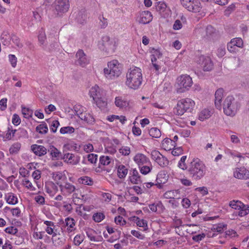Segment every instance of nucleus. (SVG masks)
<instances>
[{
  "label": "nucleus",
  "instance_id": "obj_25",
  "mask_svg": "<svg viewBox=\"0 0 249 249\" xmlns=\"http://www.w3.org/2000/svg\"><path fill=\"white\" fill-rule=\"evenodd\" d=\"M47 193L51 196H53L58 191L57 186L53 182H50L45 186Z\"/></svg>",
  "mask_w": 249,
  "mask_h": 249
},
{
  "label": "nucleus",
  "instance_id": "obj_30",
  "mask_svg": "<svg viewBox=\"0 0 249 249\" xmlns=\"http://www.w3.org/2000/svg\"><path fill=\"white\" fill-rule=\"evenodd\" d=\"M87 19V16L85 14V9H82L80 10L76 17V19L77 21L80 23H83Z\"/></svg>",
  "mask_w": 249,
  "mask_h": 249
},
{
  "label": "nucleus",
  "instance_id": "obj_35",
  "mask_svg": "<svg viewBox=\"0 0 249 249\" xmlns=\"http://www.w3.org/2000/svg\"><path fill=\"white\" fill-rule=\"evenodd\" d=\"M231 44L236 47L242 48L243 47V41L241 38L236 37L231 39Z\"/></svg>",
  "mask_w": 249,
  "mask_h": 249
},
{
  "label": "nucleus",
  "instance_id": "obj_28",
  "mask_svg": "<svg viewBox=\"0 0 249 249\" xmlns=\"http://www.w3.org/2000/svg\"><path fill=\"white\" fill-rule=\"evenodd\" d=\"M118 176L120 178H124L127 174L128 170L124 165H120L117 168Z\"/></svg>",
  "mask_w": 249,
  "mask_h": 249
},
{
  "label": "nucleus",
  "instance_id": "obj_4",
  "mask_svg": "<svg viewBox=\"0 0 249 249\" xmlns=\"http://www.w3.org/2000/svg\"><path fill=\"white\" fill-rule=\"evenodd\" d=\"M240 107V103L232 96H227L223 103L224 112L228 116H234Z\"/></svg>",
  "mask_w": 249,
  "mask_h": 249
},
{
  "label": "nucleus",
  "instance_id": "obj_23",
  "mask_svg": "<svg viewBox=\"0 0 249 249\" xmlns=\"http://www.w3.org/2000/svg\"><path fill=\"white\" fill-rule=\"evenodd\" d=\"M176 142L169 138H165L162 142V147L166 150H171L176 146Z\"/></svg>",
  "mask_w": 249,
  "mask_h": 249
},
{
  "label": "nucleus",
  "instance_id": "obj_14",
  "mask_svg": "<svg viewBox=\"0 0 249 249\" xmlns=\"http://www.w3.org/2000/svg\"><path fill=\"white\" fill-rule=\"evenodd\" d=\"M152 20V15L148 11H142L137 18L139 23L144 24L149 23Z\"/></svg>",
  "mask_w": 249,
  "mask_h": 249
},
{
  "label": "nucleus",
  "instance_id": "obj_61",
  "mask_svg": "<svg viewBox=\"0 0 249 249\" xmlns=\"http://www.w3.org/2000/svg\"><path fill=\"white\" fill-rule=\"evenodd\" d=\"M12 123L15 125H18L20 123V119L17 114H15L13 116Z\"/></svg>",
  "mask_w": 249,
  "mask_h": 249
},
{
  "label": "nucleus",
  "instance_id": "obj_57",
  "mask_svg": "<svg viewBox=\"0 0 249 249\" xmlns=\"http://www.w3.org/2000/svg\"><path fill=\"white\" fill-rule=\"evenodd\" d=\"M23 185L28 189H30L32 190H35V188L33 186L32 183L27 179H25L23 180Z\"/></svg>",
  "mask_w": 249,
  "mask_h": 249
},
{
  "label": "nucleus",
  "instance_id": "obj_22",
  "mask_svg": "<svg viewBox=\"0 0 249 249\" xmlns=\"http://www.w3.org/2000/svg\"><path fill=\"white\" fill-rule=\"evenodd\" d=\"M59 187L61 192L63 193L64 195L66 193L68 194H71L75 190V186L70 183H66L64 185L60 184Z\"/></svg>",
  "mask_w": 249,
  "mask_h": 249
},
{
  "label": "nucleus",
  "instance_id": "obj_47",
  "mask_svg": "<svg viewBox=\"0 0 249 249\" xmlns=\"http://www.w3.org/2000/svg\"><path fill=\"white\" fill-rule=\"evenodd\" d=\"M227 226V225L223 223H219L217 225L213 226L212 230L215 231H217L219 233H221L223 231L224 228Z\"/></svg>",
  "mask_w": 249,
  "mask_h": 249
},
{
  "label": "nucleus",
  "instance_id": "obj_7",
  "mask_svg": "<svg viewBox=\"0 0 249 249\" xmlns=\"http://www.w3.org/2000/svg\"><path fill=\"white\" fill-rule=\"evenodd\" d=\"M178 92H183L188 90L192 86L193 81L192 78L188 75H182L177 78Z\"/></svg>",
  "mask_w": 249,
  "mask_h": 249
},
{
  "label": "nucleus",
  "instance_id": "obj_50",
  "mask_svg": "<svg viewBox=\"0 0 249 249\" xmlns=\"http://www.w3.org/2000/svg\"><path fill=\"white\" fill-rule=\"evenodd\" d=\"M235 9V4L232 3L229 5L225 11V15L229 16L232 12Z\"/></svg>",
  "mask_w": 249,
  "mask_h": 249
},
{
  "label": "nucleus",
  "instance_id": "obj_49",
  "mask_svg": "<svg viewBox=\"0 0 249 249\" xmlns=\"http://www.w3.org/2000/svg\"><path fill=\"white\" fill-rule=\"evenodd\" d=\"M84 236L82 235H76L73 239V243L75 245L79 246L83 242Z\"/></svg>",
  "mask_w": 249,
  "mask_h": 249
},
{
  "label": "nucleus",
  "instance_id": "obj_64",
  "mask_svg": "<svg viewBox=\"0 0 249 249\" xmlns=\"http://www.w3.org/2000/svg\"><path fill=\"white\" fill-rule=\"evenodd\" d=\"M136 224L140 227L145 228L147 227V223L146 220L143 219H139L136 221Z\"/></svg>",
  "mask_w": 249,
  "mask_h": 249
},
{
  "label": "nucleus",
  "instance_id": "obj_29",
  "mask_svg": "<svg viewBox=\"0 0 249 249\" xmlns=\"http://www.w3.org/2000/svg\"><path fill=\"white\" fill-rule=\"evenodd\" d=\"M52 239L53 244L56 247L62 246L64 244L63 238L59 237L56 233L53 234Z\"/></svg>",
  "mask_w": 249,
  "mask_h": 249
},
{
  "label": "nucleus",
  "instance_id": "obj_33",
  "mask_svg": "<svg viewBox=\"0 0 249 249\" xmlns=\"http://www.w3.org/2000/svg\"><path fill=\"white\" fill-rule=\"evenodd\" d=\"M78 181L79 183L84 185H91L93 184L92 179L90 178L87 176H84L80 178Z\"/></svg>",
  "mask_w": 249,
  "mask_h": 249
},
{
  "label": "nucleus",
  "instance_id": "obj_21",
  "mask_svg": "<svg viewBox=\"0 0 249 249\" xmlns=\"http://www.w3.org/2000/svg\"><path fill=\"white\" fill-rule=\"evenodd\" d=\"M89 95L94 100L96 99V98H99L100 96H102L103 93L102 91H101V89L99 86L95 85L90 89L89 90Z\"/></svg>",
  "mask_w": 249,
  "mask_h": 249
},
{
  "label": "nucleus",
  "instance_id": "obj_20",
  "mask_svg": "<svg viewBox=\"0 0 249 249\" xmlns=\"http://www.w3.org/2000/svg\"><path fill=\"white\" fill-rule=\"evenodd\" d=\"M63 159L68 163L76 165L79 162L80 158L78 156L75 157L74 154L68 153L64 155Z\"/></svg>",
  "mask_w": 249,
  "mask_h": 249
},
{
  "label": "nucleus",
  "instance_id": "obj_54",
  "mask_svg": "<svg viewBox=\"0 0 249 249\" xmlns=\"http://www.w3.org/2000/svg\"><path fill=\"white\" fill-rule=\"evenodd\" d=\"M97 158H98V156L96 154H90L88 155V160L91 163H96V162L97 160Z\"/></svg>",
  "mask_w": 249,
  "mask_h": 249
},
{
  "label": "nucleus",
  "instance_id": "obj_44",
  "mask_svg": "<svg viewBox=\"0 0 249 249\" xmlns=\"http://www.w3.org/2000/svg\"><path fill=\"white\" fill-rule=\"evenodd\" d=\"M166 7V4L163 1H159L157 3V5H156L157 10L160 12H164Z\"/></svg>",
  "mask_w": 249,
  "mask_h": 249
},
{
  "label": "nucleus",
  "instance_id": "obj_58",
  "mask_svg": "<svg viewBox=\"0 0 249 249\" xmlns=\"http://www.w3.org/2000/svg\"><path fill=\"white\" fill-rule=\"evenodd\" d=\"M152 168L147 165H143L140 168L141 173L143 175H146L151 171Z\"/></svg>",
  "mask_w": 249,
  "mask_h": 249
},
{
  "label": "nucleus",
  "instance_id": "obj_34",
  "mask_svg": "<svg viewBox=\"0 0 249 249\" xmlns=\"http://www.w3.org/2000/svg\"><path fill=\"white\" fill-rule=\"evenodd\" d=\"M5 199L7 202L11 205H15L18 203V198L12 193L8 194V196H6Z\"/></svg>",
  "mask_w": 249,
  "mask_h": 249
},
{
  "label": "nucleus",
  "instance_id": "obj_26",
  "mask_svg": "<svg viewBox=\"0 0 249 249\" xmlns=\"http://www.w3.org/2000/svg\"><path fill=\"white\" fill-rule=\"evenodd\" d=\"M95 103L98 107L101 110H105L107 106V102L106 99L103 97V95L100 96L99 98H96L94 100Z\"/></svg>",
  "mask_w": 249,
  "mask_h": 249
},
{
  "label": "nucleus",
  "instance_id": "obj_27",
  "mask_svg": "<svg viewBox=\"0 0 249 249\" xmlns=\"http://www.w3.org/2000/svg\"><path fill=\"white\" fill-rule=\"evenodd\" d=\"M212 114V111L209 109L205 108L202 110L198 115V119L201 121L209 118Z\"/></svg>",
  "mask_w": 249,
  "mask_h": 249
},
{
  "label": "nucleus",
  "instance_id": "obj_55",
  "mask_svg": "<svg viewBox=\"0 0 249 249\" xmlns=\"http://www.w3.org/2000/svg\"><path fill=\"white\" fill-rule=\"evenodd\" d=\"M11 39L13 42L18 47V48H22L23 47V45L22 43L20 42V40L18 37L16 36L15 35H13L11 37Z\"/></svg>",
  "mask_w": 249,
  "mask_h": 249
},
{
  "label": "nucleus",
  "instance_id": "obj_59",
  "mask_svg": "<svg viewBox=\"0 0 249 249\" xmlns=\"http://www.w3.org/2000/svg\"><path fill=\"white\" fill-rule=\"evenodd\" d=\"M205 237V234L204 233H201L199 234H197L195 236H193L192 237V239L196 242H199V241H201L203 239H204Z\"/></svg>",
  "mask_w": 249,
  "mask_h": 249
},
{
  "label": "nucleus",
  "instance_id": "obj_62",
  "mask_svg": "<svg viewBox=\"0 0 249 249\" xmlns=\"http://www.w3.org/2000/svg\"><path fill=\"white\" fill-rule=\"evenodd\" d=\"M115 222L117 224H120L122 225H125L126 223V221L123 219V217L120 215L115 218Z\"/></svg>",
  "mask_w": 249,
  "mask_h": 249
},
{
  "label": "nucleus",
  "instance_id": "obj_11",
  "mask_svg": "<svg viewBox=\"0 0 249 249\" xmlns=\"http://www.w3.org/2000/svg\"><path fill=\"white\" fill-rule=\"evenodd\" d=\"M151 157L152 159L161 167L166 166L168 164L167 159L158 151L153 150L151 153Z\"/></svg>",
  "mask_w": 249,
  "mask_h": 249
},
{
  "label": "nucleus",
  "instance_id": "obj_63",
  "mask_svg": "<svg viewBox=\"0 0 249 249\" xmlns=\"http://www.w3.org/2000/svg\"><path fill=\"white\" fill-rule=\"evenodd\" d=\"M227 49L231 53H236L237 51V47L235 46H233L231 42H230L227 44Z\"/></svg>",
  "mask_w": 249,
  "mask_h": 249
},
{
  "label": "nucleus",
  "instance_id": "obj_38",
  "mask_svg": "<svg viewBox=\"0 0 249 249\" xmlns=\"http://www.w3.org/2000/svg\"><path fill=\"white\" fill-rule=\"evenodd\" d=\"M21 147V144L19 142L14 143L9 149L10 153L16 154L18 153Z\"/></svg>",
  "mask_w": 249,
  "mask_h": 249
},
{
  "label": "nucleus",
  "instance_id": "obj_16",
  "mask_svg": "<svg viewBox=\"0 0 249 249\" xmlns=\"http://www.w3.org/2000/svg\"><path fill=\"white\" fill-rule=\"evenodd\" d=\"M167 180L168 176L166 175L164 171H160L157 176V183L155 184V185L159 188H161L162 184L165 183Z\"/></svg>",
  "mask_w": 249,
  "mask_h": 249
},
{
  "label": "nucleus",
  "instance_id": "obj_39",
  "mask_svg": "<svg viewBox=\"0 0 249 249\" xmlns=\"http://www.w3.org/2000/svg\"><path fill=\"white\" fill-rule=\"evenodd\" d=\"M112 160V159L107 156H102L99 159L100 163L103 165H109Z\"/></svg>",
  "mask_w": 249,
  "mask_h": 249
},
{
  "label": "nucleus",
  "instance_id": "obj_60",
  "mask_svg": "<svg viewBox=\"0 0 249 249\" xmlns=\"http://www.w3.org/2000/svg\"><path fill=\"white\" fill-rule=\"evenodd\" d=\"M131 233L135 237H137V238L139 239H143L144 238V236L141 234L139 231H135V230H132L131 231Z\"/></svg>",
  "mask_w": 249,
  "mask_h": 249
},
{
  "label": "nucleus",
  "instance_id": "obj_24",
  "mask_svg": "<svg viewBox=\"0 0 249 249\" xmlns=\"http://www.w3.org/2000/svg\"><path fill=\"white\" fill-rule=\"evenodd\" d=\"M79 117L82 120H84L87 124H92L95 122V119L93 117V116L89 113H81Z\"/></svg>",
  "mask_w": 249,
  "mask_h": 249
},
{
  "label": "nucleus",
  "instance_id": "obj_40",
  "mask_svg": "<svg viewBox=\"0 0 249 249\" xmlns=\"http://www.w3.org/2000/svg\"><path fill=\"white\" fill-rule=\"evenodd\" d=\"M115 103L117 107L120 108L127 107L128 105V103L127 101L123 100L119 97H116Z\"/></svg>",
  "mask_w": 249,
  "mask_h": 249
},
{
  "label": "nucleus",
  "instance_id": "obj_45",
  "mask_svg": "<svg viewBox=\"0 0 249 249\" xmlns=\"http://www.w3.org/2000/svg\"><path fill=\"white\" fill-rule=\"evenodd\" d=\"M74 131V128L72 126H66L62 127L60 132L61 134H64L66 133H72Z\"/></svg>",
  "mask_w": 249,
  "mask_h": 249
},
{
  "label": "nucleus",
  "instance_id": "obj_1",
  "mask_svg": "<svg viewBox=\"0 0 249 249\" xmlns=\"http://www.w3.org/2000/svg\"><path fill=\"white\" fill-rule=\"evenodd\" d=\"M188 173L193 179L198 180L205 175L206 167L204 163L198 159H194L188 164Z\"/></svg>",
  "mask_w": 249,
  "mask_h": 249
},
{
  "label": "nucleus",
  "instance_id": "obj_6",
  "mask_svg": "<svg viewBox=\"0 0 249 249\" xmlns=\"http://www.w3.org/2000/svg\"><path fill=\"white\" fill-rule=\"evenodd\" d=\"M117 46L116 39L110 38L107 36L102 37L101 41L99 43V48L107 54H111L114 52Z\"/></svg>",
  "mask_w": 249,
  "mask_h": 249
},
{
  "label": "nucleus",
  "instance_id": "obj_51",
  "mask_svg": "<svg viewBox=\"0 0 249 249\" xmlns=\"http://www.w3.org/2000/svg\"><path fill=\"white\" fill-rule=\"evenodd\" d=\"M17 134L18 135L19 137H27L28 133L27 131L23 128H20L18 130H17Z\"/></svg>",
  "mask_w": 249,
  "mask_h": 249
},
{
  "label": "nucleus",
  "instance_id": "obj_52",
  "mask_svg": "<svg viewBox=\"0 0 249 249\" xmlns=\"http://www.w3.org/2000/svg\"><path fill=\"white\" fill-rule=\"evenodd\" d=\"M9 60L11 63L12 66L13 68H15L17 65V58L16 56L14 54L9 55Z\"/></svg>",
  "mask_w": 249,
  "mask_h": 249
},
{
  "label": "nucleus",
  "instance_id": "obj_9",
  "mask_svg": "<svg viewBox=\"0 0 249 249\" xmlns=\"http://www.w3.org/2000/svg\"><path fill=\"white\" fill-rule=\"evenodd\" d=\"M181 3L189 11L194 13L199 12L201 9V3L198 0H185Z\"/></svg>",
  "mask_w": 249,
  "mask_h": 249
},
{
  "label": "nucleus",
  "instance_id": "obj_19",
  "mask_svg": "<svg viewBox=\"0 0 249 249\" xmlns=\"http://www.w3.org/2000/svg\"><path fill=\"white\" fill-rule=\"evenodd\" d=\"M134 160L140 166L149 162V160L144 154L138 153L134 157Z\"/></svg>",
  "mask_w": 249,
  "mask_h": 249
},
{
  "label": "nucleus",
  "instance_id": "obj_12",
  "mask_svg": "<svg viewBox=\"0 0 249 249\" xmlns=\"http://www.w3.org/2000/svg\"><path fill=\"white\" fill-rule=\"evenodd\" d=\"M75 57L76 60L75 63L77 66L85 67L89 62V59L87 57L86 54L82 50L79 49L77 52Z\"/></svg>",
  "mask_w": 249,
  "mask_h": 249
},
{
  "label": "nucleus",
  "instance_id": "obj_18",
  "mask_svg": "<svg viewBox=\"0 0 249 249\" xmlns=\"http://www.w3.org/2000/svg\"><path fill=\"white\" fill-rule=\"evenodd\" d=\"M223 95V89H217L215 93V106L218 109H221L222 108V99Z\"/></svg>",
  "mask_w": 249,
  "mask_h": 249
},
{
  "label": "nucleus",
  "instance_id": "obj_13",
  "mask_svg": "<svg viewBox=\"0 0 249 249\" xmlns=\"http://www.w3.org/2000/svg\"><path fill=\"white\" fill-rule=\"evenodd\" d=\"M234 178L239 179H247L249 178V169L244 167L235 168L233 171Z\"/></svg>",
  "mask_w": 249,
  "mask_h": 249
},
{
  "label": "nucleus",
  "instance_id": "obj_31",
  "mask_svg": "<svg viewBox=\"0 0 249 249\" xmlns=\"http://www.w3.org/2000/svg\"><path fill=\"white\" fill-rule=\"evenodd\" d=\"M48 151L50 153V154L53 158L58 159L61 155V152L56 148L53 145L50 146V148L48 149Z\"/></svg>",
  "mask_w": 249,
  "mask_h": 249
},
{
  "label": "nucleus",
  "instance_id": "obj_10",
  "mask_svg": "<svg viewBox=\"0 0 249 249\" xmlns=\"http://www.w3.org/2000/svg\"><path fill=\"white\" fill-rule=\"evenodd\" d=\"M53 6L57 14L59 15L68 11L70 7L69 1V0H55L53 3Z\"/></svg>",
  "mask_w": 249,
  "mask_h": 249
},
{
  "label": "nucleus",
  "instance_id": "obj_43",
  "mask_svg": "<svg viewBox=\"0 0 249 249\" xmlns=\"http://www.w3.org/2000/svg\"><path fill=\"white\" fill-rule=\"evenodd\" d=\"M4 231L6 233L18 236V230L14 226L6 228Z\"/></svg>",
  "mask_w": 249,
  "mask_h": 249
},
{
  "label": "nucleus",
  "instance_id": "obj_2",
  "mask_svg": "<svg viewBox=\"0 0 249 249\" xmlns=\"http://www.w3.org/2000/svg\"><path fill=\"white\" fill-rule=\"evenodd\" d=\"M142 82L141 70L137 67L130 69L126 74V85L130 88L136 89L141 86Z\"/></svg>",
  "mask_w": 249,
  "mask_h": 249
},
{
  "label": "nucleus",
  "instance_id": "obj_42",
  "mask_svg": "<svg viewBox=\"0 0 249 249\" xmlns=\"http://www.w3.org/2000/svg\"><path fill=\"white\" fill-rule=\"evenodd\" d=\"M229 205L232 209H234L236 210H239L241 208V207H244L243 206V203H242L241 201L237 200H232L230 202Z\"/></svg>",
  "mask_w": 249,
  "mask_h": 249
},
{
  "label": "nucleus",
  "instance_id": "obj_5",
  "mask_svg": "<svg viewBox=\"0 0 249 249\" xmlns=\"http://www.w3.org/2000/svg\"><path fill=\"white\" fill-rule=\"evenodd\" d=\"M195 105V102L190 98L182 99L178 101L174 112L177 115H182L186 111L191 112Z\"/></svg>",
  "mask_w": 249,
  "mask_h": 249
},
{
  "label": "nucleus",
  "instance_id": "obj_15",
  "mask_svg": "<svg viewBox=\"0 0 249 249\" xmlns=\"http://www.w3.org/2000/svg\"><path fill=\"white\" fill-rule=\"evenodd\" d=\"M31 150L36 155L39 157L46 155L47 152V148L44 146L36 144L31 146Z\"/></svg>",
  "mask_w": 249,
  "mask_h": 249
},
{
  "label": "nucleus",
  "instance_id": "obj_3",
  "mask_svg": "<svg viewBox=\"0 0 249 249\" xmlns=\"http://www.w3.org/2000/svg\"><path fill=\"white\" fill-rule=\"evenodd\" d=\"M122 66L117 60H113L107 63V68L104 69L106 77L110 80L115 79L122 73Z\"/></svg>",
  "mask_w": 249,
  "mask_h": 249
},
{
  "label": "nucleus",
  "instance_id": "obj_53",
  "mask_svg": "<svg viewBox=\"0 0 249 249\" xmlns=\"http://www.w3.org/2000/svg\"><path fill=\"white\" fill-rule=\"evenodd\" d=\"M119 152L123 155L127 156L130 153V148L127 146H124L119 149Z\"/></svg>",
  "mask_w": 249,
  "mask_h": 249
},
{
  "label": "nucleus",
  "instance_id": "obj_8",
  "mask_svg": "<svg viewBox=\"0 0 249 249\" xmlns=\"http://www.w3.org/2000/svg\"><path fill=\"white\" fill-rule=\"evenodd\" d=\"M196 61L197 64L201 65L204 71H211L213 69V63L209 56L201 55L197 57Z\"/></svg>",
  "mask_w": 249,
  "mask_h": 249
},
{
  "label": "nucleus",
  "instance_id": "obj_32",
  "mask_svg": "<svg viewBox=\"0 0 249 249\" xmlns=\"http://www.w3.org/2000/svg\"><path fill=\"white\" fill-rule=\"evenodd\" d=\"M36 130L40 134H45L48 132V128L47 124L45 122H43L36 127Z\"/></svg>",
  "mask_w": 249,
  "mask_h": 249
},
{
  "label": "nucleus",
  "instance_id": "obj_37",
  "mask_svg": "<svg viewBox=\"0 0 249 249\" xmlns=\"http://www.w3.org/2000/svg\"><path fill=\"white\" fill-rule=\"evenodd\" d=\"M149 134L151 137L156 138H160L161 136L160 131L156 127L151 128L149 130Z\"/></svg>",
  "mask_w": 249,
  "mask_h": 249
},
{
  "label": "nucleus",
  "instance_id": "obj_36",
  "mask_svg": "<svg viewBox=\"0 0 249 249\" xmlns=\"http://www.w3.org/2000/svg\"><path fill=\"white\" fill-rule=\"evenodd\" d=\"M11 37L9 35L7 32H4L1 36V40L4 45H8L10 43Z\"/></svg>",
  "mask_w": 249,
  "mask_h": 249
},
{
  "label": "nucleus",
  "instance_id": "obj_17",
  "mask_svg": "<svg viewBox=\"0 0 249 249\" xmlns=\"http://www.w3.org/2000/svg\"><path fill=\"white\" fill-rule=\"evenodd\" d=\"M129 178L133 184H138L142 182L141 176L136 169L130 171Z\"/></svg>",
  "mask_w": 249,
  "mask_h": 249
},
{
  "label": "nucleus",
  "instance_id": "obj_48",
  "mask_svg": "<svg viewBox=\"0 0 249 249\" xmlns=\"http://www.w3.org/2000/svg\"><path fill=\"white\" fill-rule=\"evenodd\" d=\"M65 225L70 228H73L75 226V223L74 220L72 218L67 217L65 219Z\"/></svg>",
  "mask_w": 249,
  "mask_h": 249
},
{
  "label": "nucleus",
  "instance_id": "obj_41",
  "mask_svg": "<svg viewBox=\"0 0 249 249\" xmlns=\"http://www.w3.org/2000/svg\"><path fill=\"white\" fill-rule=\"evenodd\" d=\"M206 35L208 38L212 37L213 35L215 34V30L211 25H208L207 26L205 29Z\"/></svg>",
  "mask_w": 249,
  "mask_h": 249
},
{
  "label": "nucleus",
  "instance_id": "obj_56",
  "mask_svg": "<svg viewBox=\"0 0 249 249\" xmlns=\"http://www.w3.org/2000/svg\"><path fill=\"white\" fill-rule=\"evenodd\" d=\"M59 123L57 120L53 121V122L52 123L51 128H50L51 131L53 133L56 132V130H57V128L58 126H59Z\"/></svg>",
  "mask_w": 249,
  "mask_h": 249
},
{
  "label": "nucleus",
  "instance_id": "obj_46",
  "mask_svg": "<svg viewBox=\"0 0 249 249\" xmlns=\"http://www.w3.org/2000/svg\"><path fill=\"white\" fill-rule=\"evenodd\" d=\"M105 218V215L101 213H97L93 214V219L96 222H100Z\"/></svg>",
  "mask_w": 249,
  "mask_h": 249
}]
</instances>
